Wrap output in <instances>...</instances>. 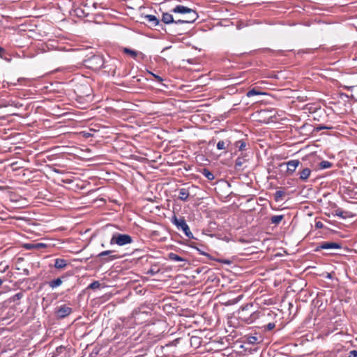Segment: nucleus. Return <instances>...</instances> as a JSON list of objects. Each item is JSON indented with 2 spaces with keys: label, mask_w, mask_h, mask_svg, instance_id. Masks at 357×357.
Listing matches in <instances>:
<instances>
[{
  "label": "nucleus",
  "mask_w": 357,
  "mask_h": 357,
  "mask_svg": "<svg viewBox=\"0 0 357 357\" xmlns=\"http://www.w3.org/2000/svg\"><path fill=\"white\" fill-rule=\"evenodd\" d=\"M275 326V324L274 323H268L267 325H266V328L268 330V331H271L273 330Z\"/></svg>",
  "instance_id": "c85d7f7f"
},
{
  "label": "nucleus",
  "mask_w": 357,
  "mask_h": 357,
  "mask_svg": "<svg viewBox=\"0 0 357 357\" xmlns=\"http://www.w3.org/2000/svg\"><path fill=\"white\" fill-rule=\"evenodd\" d=\"M300 165L298 160H291L285 163H282L280 166H287V173L288 175H291L296 169L298 166Z\"/></svg>",
  "instance_id": "0eeeda50"
},
{
  "label": "nucleus",
  "mask_w": 357,
  "mask_h": 357,
  "mask_svg": "<svg viewBox=\"0 0 357 357\" xmlns=\"http://www.w3.org/2000/svg\"><path fill=\"white\" fill-rule=\"evenodd\" d=\"M195 21H190V20H189V18H188V20H182V19H180V20H174V22L175 24H190V23H193Z\"/></svg>",
  "instance_id": "bb28decb"
},
{
  "label": "nucleus",
  "mask_w": 357,
  "mask_h": 357,
  "mask_svg": "<svg viewBox=\"0 0 357 357\" xmlns=\"http://www.w3.org/2000/svg\"><path fill=\"white\" fill-rule=\"evenodd\" d=\"M161 21L167 24H172L174 22V17L172 14L169 13H163L162 15Z\"/></svg>",
  "instance_id": "ddd939ff"
},
{
  "label": "nucleus",
  "mask_w": 357,
  "mask_h": 357,
  "mask_svg": "<svg viewBox=\"0 0 357 357\" xmlns=\"http://www.w3.org/2000/svg\"><path fill=\"white\" fill-rule=\"evenodd\" d=\"M31 247H32V246H31V245H27V246H26V248H31Z\"/></svg>",
  "instance_id": "4c0bfd02"
},
{
  "label": "nucleus",
  "mask_w": 357,
  "mask_h": 357,
  "mask_svg": "<svg viewBox=\"0 0 357 357\" xmlns=\"http://www.w3.org/2000/svg\"><path fill=\"white\" fill-rule=\"evenodd\" d=\"M146 22H148L150 26H156L159 25L160 20L155 15H146L143 17Z\"/></svg>",
  "instance_id": "1a4fd4ad"
},
{
  "label": "nucleus",
  "mask_w": 357,
  "mask_h": 357,
  "mask_svg": "<svg viewBox=\"0 0 357 357\" xmlns=\"http://www.w3.org/2000/svg\"><path fill=\"white\" fill-rule=\"evenodd\" d=\"M319 167L321 169H327L332 167V163L327 160H323L320 162Z\"/></svg>",
  "instance_id": "b1692460"
},
{
  "label": "nucleus",
  "mask_w": 357,
  "mask_h": 357,
  "mask_svg": "<svg viewBox=\"0 0 357 357\" xmlns=\"http://www.w3.org/2000/svg\"><path fill=\"white\" fill-rule=\"evenodd\" d=\"M235 146L238 148V151H243L246 146V143L244 140H238L235 142Z\"/></svg>",
  "instance_id": "412c9836"
},
{
  "label": "nucleus",
  "mask_w": 357,
  "mask_h": 357,
  "mask_svg": "<svg viewBox=\"0 0 357 357\" xmlns=\"http://www.w3.org/2000/svg\"><path fill=\"white\" fill-rule=\"evenodd\" d=\"M284 218L283 215H273L271 218V222L274 225H278Z\"/></svg>",
  "instance_id": "6ab92c4d"
},
{
  "label": "nucleus",
  "mask_w": 357,
  "mask_h": 357,
  "mask_svg": "<svg viewBox=\"0 0 357 357\" xmlns=\"http://www.w3.org/2000/svg\"><path fill=\"white\" fill-rule=\"evenodd\" d=\"M4 51L3 48L0 47V53L3 52Z\"/></svg>",
  "instance_id": "e433bc0d"
},
{
  "label": "nucleus",
  "mask_w": 357,
  "mask_h": 357,
  "mask_svg": "<svg viewBox=\"0 0 357 357\" xmlns=\"http://www.w3.org/2000/svg\"><path fill=\"white\" fill-rule=\"evenodd\" d=\"M171 12L179 14H187L188 18H189L190 21H195L198 17V15L195 10L183 5L176 6L171 10Z\"/></svg>",
  "instance_id": "20e7f679"
},
{
  "label": "nucleus",
  "mask_w": 357,
  "mask_h": 357,
  "mask_svg": "<svg viewBox=\"0 0 357 357\" xmlns=\"http://www.w3.org/2000/svg\"><path fill=\"white\" fill-rule=\"evenodd\" d=\"M311 174V170L310 168H304L299 172V178L302 181H306Z\"/></svg>",
  "instance_id": "4468645a"
},
{
  "label": "nucleus",
  "mask_w": 357,
  "mask_h": 357,
  "mask_svg": "<svg viewBox=\"0 0 357 357\" xmlns=\"http://www.w3.org/2000/svg\"><path fill=\"white\" fill-rule=\"evenodd\" d=\"M171 222L176 226L178 230H182L185 235L189 238H194L184 217L178 218L175 214L171 218Z\"/></svg>",
  "instance_id": "f257e3e1"
},
{
  "label": "nucleus",
  "mask_w": 357,
  "mask_h": 357,
  "mask_svg": "<svg viewBox=\"0 0 357 357\" xmlns=\"http://www.w3.org/2000/svg\"><path fill=\"white\" fill-rule=\"evenodd\" d=\"M201 173L209 181H213L215 178L213 174L207 168L202 169Z\"/></svg>",
  "instance_id": "f3484780"
},
{
  "label": "nucleus",
  "mask_w": 357,
  "mask_h": 357,
  "mask_svg": "<svg viewBox=\"0 0 357 357\" xmlns=\"http://www.w3.org/2000/svg\"><path fill=\"white\" fill-rule=\"evenodd\" d=\"M178 198L181 201H187L190 196L189 188H182L178 190Z\"/></svg>",
  "instance_id": "9d476101"
},
{
  "label": "nucleus",
  "mask_w": 357,
  "mask_h": 357,
  "mask_svg": "<svg viewBox=\"0 0 357 357\" xmlns=\"http://www.w3.org/2000/svg\"><path fill=\"white\" fill-rule=\"evenodd\" d=\"M261 94H265L264 93H262L260 91L256 89L255 88H253L250 90H249L247 93H246V96L248 97H252L253 96H257V95H261Z\"/></svg>",
  "instance_id": "aec40b11"
},
{
  "label": "nucleus",
  "mask_w": 357,
  "mask_h": 357,
  "mask_svg": "<svg viewBox=\"0 0 357 357\" xmlns=\"http://www.w3.org/2000/svg\"><path fill=\"white\" fill-rule=\"evenodd\" d=\"M324 227V225L320 221H318L315 223V227L317 228V229H321V228H323Z\"/></svg>",
  "instance_id": "7c9ffc66"
},
{
  "label": "nucleus",
  "mask_w": 357,
  "mask_h": 357,
  "mask_svg": "<svg viewBox=\"0 0 357 357\" xmlns=\"http://www.w3.org/2000/svg\"><path fill=\"white\" fill-rule=\"evenodd\" d=\"M168 257H169V259H171L172 261H186L183 257H180L179 255H176L175 253H173V252H170L168 255Z\"/></svg>",
  "instance_id": "a211bd4d"
},
{
  "label": "nucleus",
  "mask_w": 357,
  "mask_h": 357,
  "mask_svg": "<svg viewBox=\"0 0 357 357\" xmlns=\"http://www.w3.org/2000/svg\"><path fill=\"white\" fill-rule=\"evenodd\" d=\"M123 52L126 53V54H130L134 59H136L137 56L138 55V52H136L135 50H130V49L127 48V47L123 49Z\"/></svg>",
  "instance_id": "4be33fe9"
},
{
  "label": "nucleus",
  "mask_w": 357,
  "mask_h": 357,
  "mask_svg": "<svg viewBox=\"0 0 357 357\" xmlns=\"http://www.w3.org/2000/svg\"><path fill=\"white\" fill-rule=\"evenodd\" d=\"M132 238L128 234L115 233L112 235L109 244L123 246L132 243Z\"/></svg>",
  "instance_id": "7ed1b4c3"
},
{
  "label": "nucleus",
  "mask_w": 357,
  "mask_h": 357,
  "mask_svg": "<svg viewBox=\"0 0 357 357\" xmlns=\"http://www.w3.org/2000/svg\"><path fill=\"white\" fill-rule=\"evenodd\" d=\"M283 192L282 191H277L275 193L276 198L278 197H281L282 195Z\"/></svg>",
  "instance_id": "473e14b6"
},
{
  "label": "nucleus",
  "mask_w": 357,
  "mask_h": 357,
  "mask_svg": "<svg viewBox=\"0 0 357 357\" xmlns=\"http://www.w3.org/2000/svg\"><path fill=\"white\" fill-rule=\"evenodd\" d=\"M340 248H341V245L337 243L323 242L317 247L316 250H328V249H339Z\"/></svg>",
  "instance_id": "6e6552de"
},
{
  "label": "nucleus",
  "mask_w": 357,
  "mask_h": 357,
  "mask_svg": "<svg viewBox=\"0 0 357 357\" xmlns=\"http://www.w3.org/2000/svg\"><path fill=\"white\" fill-rule=\"evenodd\" d=\"M44 245L43 243H38L36 245H35L36 248H39V247H42Z\"/></svg>",
  "instance_id": "72a5a7b5"
},
{
  "label": "nucleus",
  "mask_w": 357,
  "mask_h": 357,
  "mask_svg": "<svg viewBox=\"0 0 357 357\" xmlns=\"http://www.w3.org/2000/svg\"><path fill=\"white\" fill-rule=\"evenodd\" d=\"M86 66L93 70H99L105 68L104 59L101 55H93L86 61Z\"/></svg>",
  "instance_id": "f03ea898"
},
{
  "label": "nucleus",
  "mask_w": 357,
  "mask_h": 357,
  "mask_svg": "<svg viewBox=\"0 0 357 357\" xmlns=\"http://www.w3.org/2000/svg\"><path fill=\"white\" fill-rule=\"evenodd\" d=\"M72 312V308L66 305H62L55 310V314L59 319H64Z\"/></svg>",
  "instance_id": "423d86ee"
},
{
  "label": "nucleus",
  "mask_w": 357,
  "mask_h": 357,
  "mask_svg": "<svg viewBox=\"0 0 357 357\" xmlns=\"http://www.w3.org/2000/svg\"><path fill=\"white\" fill-rule=\"evenodd\" d=\"M4 281H5V280L0 278V287L2 285V284Z\"/></svg>",
  "instance_id": "c9c22d12"
},
{
  "label": "nucleus",
  "mask_w": 357,
  "mask_h": 357,
  "mask_svg": "<svg viewBox=\"0 0 357 357\" xmlns=\"http://www.w3.org/2000/svg\"><path fill=\"white\" fill-rule=\"evenodd\" d=\"M152 75L155 77V79L158 81V82H162L163 81V79L159 76V75H155L153 73H152Z\"/></svg>",
  "instance_id": "2f4dec72"
},
{
  "label": "nucleus",
  "mask_w": 357,
  "mask_h": 357,
  "mask_svg": "<svg viewBox=\"0 0 357 357\" xmlns=\"http://www.w3.org/2000/svg\"><path fill=\"white\" fill-rule=\"evenodd\" d=\"M348 357H357V350H352L349 353Z\"/></svg>",
  "instance_id": "c756f323"
},
{
  "label": "nucleus",
  "mask_w": 357,
  "mask_h": 357,
  "mask_svg": "<svg viewBox=\"0 0 357 357\" xmlns=\"http://www.w3.org/2000/svg\"><path fill=\"white\" fill-rule=\"evenodd\" d=\"M248 342L250 344H255L258 342V337L255 336H250L248 338Z\"/></svg>",
  "instance_id": "cd10ccee"
},
{
  "label": "nucleus",
  "mask_w": 357,
  "mask_h": 357,
  "mask_svg": "<svg viewBox=\"0 0 357 357\" xmlns=\"http://www.w3.org/2000/svg\"><path fill=\"white\" fill-rule=\"evenodd\" d=\"M231 143V142L229 139L220 140L217 144V149L218 150H225L227 151Z\"/></svg>",
  "instance_id": "9b49d317"
},
{
  "label": "nucleus",
  "mask_w": 357,
  "mask_h": 357,
  "mask_svg": "<svg viewBox=\"0 0 357 357\" xmlns=\"http://www.w3.org/2000/svg\"><path fill=\"white\" fill-rule=\"evenodd\" d=\"M333 215L335 216H338L342 219H345L349 217V212L344 211L341 208H337L335 210Z\"/></svg>",
  "instance_id": "dca6fc26"
},
{
  "label": "nucleus",
  "mask_w": 357,
  "mask_h": 357,
  "mask_svg": "<svg viewBox=\"0 0 357 357\" xmlns=\"http://www.w3.org/2000/svg\"><path fill=\"white\" fill-rule=\"evenodd\" d=\"M68 264L66 259L57 258L54 261V267L57 269H63L67 266Z\"/></svg>",
  "instance_id": "f8f14e48"
},
{
  "label": "nucleus",
  "mask_w": 357,
  "mask_h": 357,
  "mask_svg": "<svg viewBox=\"0 0 357 357\" xmlns=\"http://www.w3.org/2000/svg\"><path fill=\"white\" fill-rule=\"evenodd\" d=\"M62 283H63V280H61V278H58L56 279H54V280H51L47 282L48 285L52 289H54V288L59 287L60 285L62 284Z\"/></svg>",
  "instance_id": "2eb2a0df"
},
{
  "label": "nucleus",
  "mask_w": 357,
  "mask_h": 357,
  "mask_svg": "<svg viewBox=\"0 0 357 357\" xmlns=\"http://www.w3.org/2000/svg\"><path fill=\"white\" fill-rule=\"evenodd\" d=\"M183 20H188V16L186 17H184Z\"/></svg>",
  "instance_id": "58836bf2"
},
{
  "label": "nucleus",
  "mask_w": 357,
  "mask_h": 357,
  "mask_svg": "<svg viewBox=\"0 0 357 357\" xmlns=\"http://www.w3.org/2000/svg\"><path fill=\"white\" fill-rule=\"evenodd\" d=\"M93 6L95 8H98V4L97 3H94L93 4Z\"/></svg>",
  "instance_id": "f704fd0d"
},
{
  "label": "nucleus",
  "mask_w": 357,
  "mask_h": 357,
  "mask_svg": "<svg viewBox=\"0 0 357 357\" xmlns=\"http://www.w3.org/2000/svg\"><path fill=\"white\" fill-rule=\"evenodd\" d=\"M100 286V283L98 281H93L89 285L88 289H96L99 288Z\"/></svg>",
  "instance_id": "a878e982"
},
{
  "label": "nucleus",
  "mask_w": 357,
  "mask_h": 357,
  "mask_svg": "<svg viewBox=\"0 0 357 357\" xmlns=\"http://www.w3.org/2000/svg\"><path fill=\"white\" fill-rule=\"evenodd\" d=\"M114 252V250L102 251L97 255V258L101 264H106L120 258V256L115 255Z\"/></svg>",
  "instance_id": "39448f33"
},
{
  "label": "nucleus",
  "mask_w": 357,
  "mask_h": 357,
  "mask_svg": "<svg viewBox=\"0 0 357 357\" xmlns=\"http://www.w3.org/2000/svg\"><path fill=\"white\" fill-rule=\"evenodd\" d=\"M244 161L245 160L243 158H238L235 162V168L237 169H240V167L243 164Z\"/></svg>",
  "instance_id": "393cba45"
},
{
  "label": "nucleus",
  "mask_w": 357,
  "mask_h": 357,
  "mask_svg": "<svg viewBox=\"0 0 357 357\" xmlns=\"http://www.w3.org/2000/svg\"><path fill=\"white\" fill-rule=\"evenodd\" d=\"M24 296V294L22 292H18L16 294L13 295L10 297V301L12 302H15L20 300Z\"/></svg>",
  "instance_id": "5701e85b"
}]
</instances>
